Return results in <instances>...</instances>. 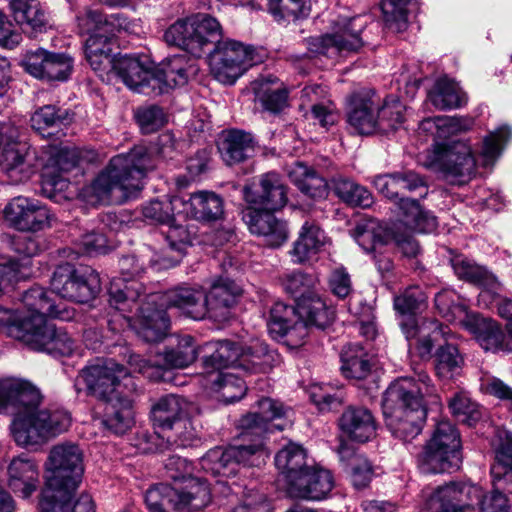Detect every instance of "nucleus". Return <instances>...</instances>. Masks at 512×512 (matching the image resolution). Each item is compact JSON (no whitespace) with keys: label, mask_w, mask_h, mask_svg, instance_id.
I'll list each match as a JSON object with an SVG mask.
<instances>
[{"label":"nucleus","mask_w":512,"mask_h":512,"mask_svg":"<svg viewBox=\"0 0 512 512\" xmlns=\"http://www.w3.org/2000/svg\"><path fill=\"white\" fill-rule=\"evenodd\" d=\"M41 401L40 391L29 381L15 377L0 379V413L8 408L13 410L11 431L21 447H38L65 432L71 424L67 411L39 409Z\"/></svg>","instance_id":"f257e3e1"},{"label":"nucleus","mask_w":512,"mask_h":512,"mask_svg":"<svg viewBox=\"0 0 512 512\" xmlns=\"http://www.w3.org/2000/svg\"><path fill=\"white\" fill-rule=\"evenodd\" d=\"M425 398H431V403H439L435 386L425 371L417 372L415 378H399L385 390L383 415L395 438L410 442L421 433L427 414Z\"/></svg>","instance_id":"f03ea898"},{"label":"nucleus","mask_w":512,"mask_h":512,"mask_svg":"<svg viewBox=\"0 0 512 512\" xmlns=\"http://www.w3.org/2000/svg\"><path fill=\"white\" fill-rule=\"evenodd\" d=\"M164 39L167 44L195 57L209 51V54H224L230 63L235 59L238 66H245V70L253 65V51L241 42L223 38L221 24L208 14L178 19L167 28Z\"/></svg>","instance_id":"7ed1b4c3"},{"label":"nucleus","mask_w":512,"mask_h":512,"mask_svg":"<svg viewBox=\"0 0 512 512\" xmlns=\"http://www.w3.org/2000/svg\"><path fill=\"white\" fill-rule=\"evenodd\" d=\"M205 303V291L200 285L179 286L163 294L151 295L139 308L138 336L148 343L159 342L170 325L164 308H175L194 320H201L207 316Z\"/></svg>","instance_id":"20e7f679"},{"label":"nucleus","mask_w":512,"mask_h":512,"mask_svg":"<svg viewBox=\"0 0 512 512\" xmlns=\"http://www.w3.org/2000/svg\"><path fill=\"white\" fill-rule=\"evenodd\" d=\"M155 160L144 146H135L127 154L114 156L91 184L100 202L121 203L143 188V179L155 168Z\"/></svg>","instance_id":"39448f33"},{"label":"nucleus","mask_w":512,"mask_h":512,"mask_svg":"<svg viewBox=\"0 0 512 512\" xmlns=\"http://www.w3.org/2000/svg\"><path fill=\"white\" fill-rule=\"evenodd\" d=\"M46 488L40 501L41 512H67L73 493L84 472L82 450L72 443H61L50 450L46 462Z\"/></svg>","instance_id":"423d86ee"},{"label":"nucleus","mask_w":512,"mask_h":512,"mask_svg":"<svg viewBox=\"0 0 512 512\" xmlns=\"http://www.w3.org/2000/svg\"><path fill=\"white\" fill-rule=\"evenodd\" d=\"M186 407V400L174 394L162 396L152 405L151 420L159 429L153 441L156 451L186 447L196 438Z\"/></svg>","instance_id":"0eeeda50"},{"label":"nucleus","mask_w":512,"mask_h":512,"mask_svg":"<svg viewBox=\"0 0 512 512\" xmlns=\"http://www.w3.org/2000/svg\"><path fill=\"white\" fill-rule=\"evenodd\" d=\"M210 500V489L201 479H190L184 485L160 483L144 494L149 512H193L205 507Z\"/></svg>","instance_id":"6e6552de"},{"label":"nucleus","mask_w":512,"mask_h":512,"mask_svg":"<svg viewBox=\"0 0 512 512\" xmlns=\"http://www.w3.org/2000/svg\"><path fill=\"white\" fill-rule=\"evenodd\" d=\"M460 450L458 430L449 421H440L418 456V466L426 474L455 471L462 462Z\"/></svg>","instance_id":"1a4fd4ad"},{"label":"nucleus","mask_w":512,"mask_h":512,"mask_svg":"<svg viewBox=\"0 0 512 512\" xmlns=\"http://www.w3.org/2000/svg\"><path fill=\"white\" fill-rule=\"evenodd\" d=\"M425 166L456 185L468 183L476 171L472 149L463 141L435 143L433 149L427 153Z\"/></svg>","instance_id":"9d476101"},{"label":"nucleus","mask_w":512,"mask_h":512,"mask_svg":"<svg viewBox=\"0 0 512 512\" xmlns=\"http://www.w3.org/2000/svg\"><path fill=\"white\" fill-rule=\"evenodd\" d=\"M366 21L361 16L339 17L333 21L332 32L307 39L313 53L349 56L358 53L366 44L361 36Z\"/></svg>","instance_id":"9b49d317"},{"label":"nucleus","mask_w":512,"mask_h":512,"mask_svg":"<svg viewBox=\"0 0 512 512\" xmlns=\"http://www.w3.org/2000/svg\"><path fill=\"white\" fill-rule=\"evenodd\" d=\"M123 380L126 381L124 387L128 392L135 390L126 367L114 359H97L79 372L75 386L83 383L89 395L103 401L122 392Z\"/></svg>","instance_id":"f8f14e48"},{"label":"nucleus","mask_w":512,"mask_h":512,"mask_svg":"<svg viewBox=\"0 0 512 512\" xmlns=\"http://www.w3.org/2000/svg\"><path fill=\"white\" fill-rule=\"evenodd\" d=\"M53 293L61 298L88 303L96 298L101 290L99 274L91 267H75L70 263L58 265L50 281Z\"/></svg>","instance_id":"ddd939ff"},{"label":"nucleus","mask_w":512,"mask_h":512,"mask_svg":"<svg viewBox=\"0 0 512 512\" xmlns=\"http://www.w3.org/2000/svg\"><path fill=\"white\" fill-rule=\"evenodd\" d=\"M267 457L262 438L251 445L230 446L228 448L215 447L210 449L201 459L203 470L214 476H230L236 473L239 464L247 466H260Z\"/></svg>","instance_id":"4468645a"},{"label":"nucleus","mask_w":512,"mask_h":512,"mask_svg":"<svg viewBox=\"0 0 512 512\" xmlns=\"http://www.w3.org/2000/svg\"><path fill=\"white\" fill-rule=\"evenodd\" d=\"M22 303L27 311L22 314V323L19 327L20 330L24 329L26 332L35 327L39 328L46 322L47 318L69 321L74 317L73 310L55 304L49 297L48 292L40 286H33L26 290L22 295ZM17 327L13 326L11 332L19 335V328Z\"/></svg>","instance_id":"2eb2a0df"},{"label":"nucleus","mask_w":512,"mask_h":512,"mask_svg":"<svg viewBox=\"0 0 512 512\" xmlns=\"http://www.w3.org/2000/svg\"><path fill=\"white\" fill-rule=\"evenodd\" d=\"M119 268L123 278L113 279L108 288L109 304L121 312L139 310L137 300L141 295L142 286L129 279L139 276L145 269V263L135 255H126L119 260Z\"/></svg>","instance_id":"dca6fc26"},{"label":"nucleus","mask_w":512,"mask_h":512,"mask_svg":"<svg viewBox=\"0 0 512 512\" xmlns=\"http://www.w3.org/2000/svg\"><path fill=\"white\" fill-rule=\"evenodd\" d=\"M480 486L470 482H451L439 486L428 498L433 512H474L482 499Z\"/></svg>","instance_id":"f3484780"},{"label":"nucleus","mask_w":512,"mask_h":512,"mask_svg":"<svg viewBox=\"0 0 512 512\" xmlns=\"http://www.w3.org/2000/svg\"><path fill=\"white\" fill-rule=\"evenodd\" d=\"M5 222L19 231H39L49 226L50 214L39 201L18 196L3 210Z\"/></svg>","instance_id":"a211bd4d"},{"label":"nucleus","mask_w":512,"mask_h":512,"mask_svg":"<svg viewBox=\"0 0 512 512\" xmlns=\"http://www.w3.org/2000/svg\"><path fill=\"white\" fill-rule=\"evenodd\" d=\"M114 73L131 90L150 94L156 91L154 63L146 55H123L116 58Z\"/></svg>","instance_id":"6ab92c4d"},{"label":"nucleus","mask_w":512,"mask_h":512,"mask_svg":"<svg viewBox=\"0 0 512 512\" xmlns=\"http://www.w3.org/2000/svg\"><path fill=\"white\" fill-rule=\"evenodd\" d=\"M378 103L371 90L353 92L347 100V122L360 135L378 133Z\"/></svg>","instance_id":"aec40b11"},{"label":"nucleus","mask_w":512,"mask_h":512,"mask_svg":"<svg viewBox=\"0 0 512 512\" xmlns=\"http://www.w3.org/2000/svg\"><path fill=\"white\" fill-rule=\"evenodd\" d=\"M245 200L263 210L277 211L287 203L286 187L275 172L260 176L258 182L244 187Z\"/></svg>","instance_id":"412c9836"},{"label":"nucleus","mask_w":512,"mask_h":512,"mask_svg":"<svg viewBox=\"0 0 512 512\" xmlns=\"http://www.w3.org/2000/svg\"><path fill=\"white\" fill-rule=\"evenodd\" d=\"M22 341L33 349L46 352L53 357L71 356L75 349V341L62 328H56L46 322L39 328L20 334Z\"/></svg>","instance_id":"4be33fe9"},{"label":"nucleus","mask_w":512,"mask_h":512,"mask_svg":"<svg viewBox=\"0 0 512 512\" xmlns=\"http://www.w3.org/2000/svg\"><path fill=\"white\" fill-rule=\"evenodd\" d=\"M242 292L241 286L234 280L224 276L218 277L212 282L208 292H205L206 317L216 321L227 320Z\"/></svg>","instance_id":"5701e85b"},{"label":"nucleus","mask_w":512,"mask_h":512,"mask_svg":"<svg viewBox=\"0 0 512 512\" xmlns=\"http://www.w3.org/2000/svg\"><path fill=\"white\" fill-rule=\"evenodd\" d=\"M333 487L332 472L319 465H311L287 488V493L292 498L318 501L325 499Z\"/></svg>","instance_id":"b1692460"},{"label":"nucleus","mask_w":512,"mask_h":512,"mask_svg":"<svg viewBox=\"0 0 512 512\" xmlns=\"http://www.w3.org/2000/svg\"><path fill=\"white\" fill-rule=\"evenodd\" d=\"M274 211L247 209L243 220L252 234L263 237L265 245L277 248L288 239V229L284 221L273 214Z\"/></svg>","instance_id":"393cba45"},{"label":"nucleus","mask_w":512,"mask_h":512,"mask_svg":"<svg viewBox=\"0 0 512 512\" xmlns=\"http://www.w3.org/2000/svg\"><path fill=\"white\" fill-rule=\"evenodd\" d=\"M35 153L22 142L0 148V167L17 184L30 178L35 172Z\"/></svg>","instance_id":"a878e982"},{"label":"nucleus","mask_w":512,"mask_h":512,"mask_svg":"<svg viewBox=\"0 0 512 512\" xmlns=\"http://www.w3.org/2000/svg\"><path fill=\"white\" fill-rule=\"evenodd\" d=\"M218 151L227 165H234L252 157L256 141L251 133L240 129L223 130L217 140Z\"/></svg>","instance_id":"bb28decb"},{"label":"nucleus","mask_w":512,"mask_h":512,"mask_svg":"<svg viewBox=\"0 0 512 512\" xmlns=\"http://www.w3.org/2000/svg\"><path fill=\"white\" fill-rule=\"evenodd\" d=\"M427 301L426 294L417 286L409 287L394 297L393 306L399 316V326L406 339L417 331V312Z\"/></svg>","instance_id":"cd10ccee"},{"label":"nucleus","mask_w":512,"mask_h":512,"mask_svg":"<svg viewBox=\"0 0 512 512\" xmlns=\"http://www.w3.org/2000/svg\"><path fill=\"white\" fill-rule=\"evenodd\" d=\"M255 411L248 413L240 420L244 429V435L257 434L272 431L273 428L281 429L279 425L271 424L273 420L282 418L286 411L282 403L268 397L257 401Z\"/></svg>","instance_id":"c85d7f7f"},{"label":"nucleus","mask_w":512,"mask_h":512,"mask_svg":"<svg viewBox=\"0 0 512 512\" xmlns=\"http://www.w3.org/2000/svg\"><path fill=\"white\" fill-rule=\"evenodd\" d=\"M339 428L351 440L364 443L376 434V422L370 410L349 406L339 418Z\"/></svg>","instance_id":"c756f323"},{"label":"nucleus","mask_w":512,"mask_h":512,"mask_svg":"<svg viewBox=\"0 0 512 512\" xmlns=\"http://www.w3.org/2000/svg\"><path fill=\"white\" fill-rule=\"evenodd\" d=\"M8 486L23 498L36 491L39 484L37 464L31 458L19 456L13 458L7 468Z\"/></svg>","instance_id":"7c9ffc66"},{"label":"nucleus","mask_w":512,"mask_h":512,"mask_svg":"<svg viewBox=\"0 0 512 512\" xmlns=\"http://www.w3.org/2000/svg\"><path fill=\"white\" fill-rule=\"evenodd\" d=\"M103 402L102 424L117 435L128 431L133 424L132 400L129 395L121 392Z\"/></svg>","instance_id":"2f4dec72"},{"label":"nucleus","mask_w":512,"mask_h":512,"mask_svg":"<svg viewBox=\"0 0 512 512\" xmlns=\"http://www.w3.org/2000/svg\"><path fill=\"white\" fill-rule=\"evenodd\" d=\"M279 355L260 339L241 346L239 368L251 373H268L277 364Z\"/></svg>","instance_id":"473e14b6"},{"label":"nucleus","mask_w":512,"mask_h":512,"mask_svg":"<svg viewBox=\"0 0 512 512\" xmlns=\"http://www.w3.org/2000/svg\"><path fill=\"white\" fill-rule=\"evenodd\" d=\"M275 465L284 478L286 489L311 466L306 450L296 443L286 445L276 454Z\"/></svg>","instance_id":"72a5a7b5"},{"label":"nucleus","mask_w":512,"mask_h":512,"mask_svg":"<svg viewBox=\"0 0 512 512\" xmlns=\"http://www.w3.org/2000/svg\"><path fill=\"white\" fill-rule=\"evenodd\" d=\"M86 58L102 80H110L116 58H113L110 39L105 35H91L85 44Z\"/></svg>","instance_id":"f704fd0d"},{"label":"nucleus","mask_w":512,"mask_h":512,"mask_svg":"<svg viewBox=\"0 0 512 512\" xmlns=\"http://www.w3.org/2000/svg\"><path fill=\"white\" fill-rule=\"evenodd\" d=\"M72 122V114L67 109L54 105H44L30 118L31 127L42 137H50L62 131Z\"/></svg>","instance_id":"c9c22d12"},{"label":"nucleus","mask_w":512,"mask_h":512,"mask_svg":"<svg viewBox=\"0 0 512 512\" xmlns=\"http://www.w3.org/2000/svg\"><path fill=\"white\" fill-rule=\"evenodd\" d=\"M155 94H162L168 89L183 86L188 81L186 61L184 56H173L168 58L160 68L154 67Z\"/></svg>","instance_id":"e433bc0d"},{"label":"nucleus","mask_w":512,"mask_h":512,"mask_svg":"<svg viewBox=\"0 0 512 512\" xmlns=\"http://www.w3.org/2000/svg\"><path fill=\"white\" fill-rule=\"evenodd\" d=\"M298 319H301L306 325L325 329L334 320L335 312L331 306L318 296L316 293L301 299L297 303Z\"/></svg>","instance_id":"4c0bfd02"},{"label":"nucleus","mask_w":512,"mask_h":512,"mask_svg":"<svg viewBox=\"0 0 512 512\" xmlns=\"http://www.w3.org/2000/svg\"><path fill=\"white\" fill-rule=\"evenodd\" d=\"M326 242L324 231L315 223L306 221L293 245V262L301 264L320 251Z\"/></svg>","instance_id":"58836bf2"},{"label":"nucleus","mask_w":512,"mask_h":512,"mask_svg":"<svg viewBox=\"0 0 512 512\" xmlns=\"http://www.w3.org/2000/svg\"><path fill=\"white\" fill-rule=\"evenodd\" d=\"M289 177L303 194L314 200L325 199L328 195L327 181L304 163L297 162Z\"/></svg>","instance_id":"ea45409f"},{"label":"nucleus","mask_w":512,"mask_h":512,"mask_svg":"<svg viewBox=\"0 0 512 512\" xmlns=\"http://www.w3.org/2000/svg\"><path fill=\"white\" fill-rule=\"evenodd\" d=\"M10 9L24 31L43 32L46 29L48 20L37 0H11Z\"/></svg>","instance_id":"a19ab883"},{"label":"nucleus","mask_w":512,"mask_h":512,"mask_svg":"<svg viewBox=\"0 0 512 512\" xmlns=\"http://www.w3.org/2000/svg\"><path fill=\"white\" fill-rule=\"evenodd\" d=\"M206 380L217 398L226 404L240 400L247 390L245 382L230 372H211Z\"/></svg>","instance_id":"79ce46f5"},{"label":"nucleus","mask_w":512,"mask_h":512,"mask_svg":"<svg viewBox=\"0 0 512 512\" xmlns=\"http://www.w3.org/2000/svg\"><path fill=\"white\" fill-rule=\"evenodd\" d=\"M190 213L199 221L212 222L222 218L224 201L215 192L199 191L189 198Z\"/></svg>","instance_id":"37998d69"},{"label":"nucleus","mask_w":512,"mask_h":512,"mask_svg":"<svg viewBox=\"0 0 512 512\" xmlns=\"http://www.w3.org/2000/svg\"><path fill=\"white\" fill-rule=\"evenodd\" d=\"M402 211V221L411 231L418 233H431L437 228V218L428 210L421 207L414 199H403L399 204Z\"/></svg>","instance_id":"c03bdc74"},{"label":"nucleus","mask_w":512,"mask_h":512,"mask_svg":"<svg viewBox=\"0 0 512 512\" xmlns=\"http://www.w3.org/2000/svg\"><path fill=\"white\" fill-rule=\"evenodd\" d=\"M241 346L230 340H220L213 344V351L203 359L207 376L211 372H223L228 367H239Z\"/></svg>","instance_id":"a18cd8bd"},{"label":"nucleus","mask_w":512,"mask_h":512,"mask_svg":"<svg viewBox=\"0 0 512 512\" xmlns=\"http://www.w3.org/2000/svg\"><path fill=\"white\" fill-rule=\"evenodd\" d=\"M474 125L469 117L437 116L421 122V128L433 134L435 140L445 141L453 135L466 132Z\"/></svg>","instance_id":"49530a36"},{"label":"nucleus","mask_w":512,"mask_h":512,"mask_svg":"<svg viewBox=\"0 0 512 512\" xmlns=\"http://www.w3.org/2000/svg\"><path fill=\"white\" fill-rule=\"evenodd\" d=\"M464 325L485 350L495 351L502 347L505 336L496 322L473 315L467 316Z\"/></svg>","instance_id":"de8ad7c7"},{"label":"nucleus","mask_w":512,"mask_h":512,"mask_svg":"<svg viewBox=\"0 0 512 512\" xmlns=\"http://www.w3.org/2000/svg\"><path fill=\"white\" fill-rule=\"evenodd\" d=\"M341 371L346 378L365 379L371 371L369 355L358 344H348L341 352Z\"/></svg>","instance_id":"09e8293b"},{"label":"nucleus","mask_w":512,"mask_h":512,"mask_svg":"<svg viewBox=\"0 0 512 512\" xmlns=\"http://www.w3.org/2000/svg\"><path fill=\"white\" fill-rule=\"evenodd\" d=\"M252 90L255 99L265 110L278 112L286 103L287 93L281 89L275 77L270 76L255 80L252 83Z\"/></svg>","instance_id":"8fccbe9b"},{"label":"nucleus","mask_w":512,"mask_h":512,"mask_svg":"<svg viewBox=\"0 0 512 512\" xmlns=\"http://www.w3.org/2000/svg\"><path fill=\"white\" fill-rule=\"evenodd\" d=\"M331 188L337 197L352 207L367 208L373 203V196L366 187L343 176L333 178Z\"/></svg>","instance_id":"3c124183"},{"label":"nucleus","mask_w":512,"mask_h":512,"mask_svg":"<svg viewBox=\"0 0 512 512\" xmlns=\"http://www.w3.org/2000/svg\"><path fill=\"white\" fill-rule=\"evenodd\" d=\"M429 99L439 110L459 108L466 102L465 95L458 85L446 77L436 81L433 90L429 93Z\"/></svg>","instance_id":"603ef678"},{"label":"nucleus","mask_w":512,"mask_h":512,"mask_svg":"<svg viewBox=\"0 0 512 512\" xmlns=\"http://www.w3.org/2000/svg\"><path fill=\"white\" fill-rule=\"evenodd\" d=\"M196 357V343L190 335L177 337L176 345L163 352V360L167 368H185L192 364Z\"/></svg>","instance_id":"864d4df0"},{"label":"nucleus","mask_w":512,"mask_h":512,"mask_svg":"<svg viewBox=\"0 0 512 512\" xmlns=\"http://www.w3.org/2000/svg\"><path fill=\"white\" fill-rule=\"evenodd\" d=\"M447 332L442 324L435 320H424L421 324H417V331L415 335L409 339L411 342L417 339L416 350L421 358H429L431 356L434 344L439 341L441 337H445Z\"/></svg>","instance_id":"5fc2aeb1"},{"label":"nucleus","mask_w":512,"mask_h":512,"mask_svg":"<svg viewBox=\"0 0 512 512\" xmlns=\"http://www.w3.org/2000/svg\"><path fill=\"white\" fill-rule=\"evenodd\" d=\"M464 358L453 344L441 345L436 352L435 371L441 379H452L460 375Z\"/></svg>","instance_id":"6e6d98bb"},{"label":"nucleus","mask_w":512,"mask_h":512,"mask_svg":"<svg viewBox=\"0 0 512 512\" xmlns=\"http://www.w3.org/2000/svg\"><path fill=\"white\" fill-rule=\"evenodd\" d=\"M267 7L273 18L281 23L307 17L311 5L310 0H268Z\"/></svg>","instance_id":"4d7b16f0"},{"label":"nucleus","mask_w":512,"mask_h":512,"mask_svg":"<svg viewBox=\"0 0 512 512\" xmlns=\"http://www.w3.org/2000/svg\"><path fill=\"white\" fill-rule=\"evenodd\" d=\"M497 464L492 468L493 477H499V486L512 493V435L507 434L496 449Z\"/></svg>","instance_id":"13d9d810"},{"label":"nucleus","mask_w":512,"mask_h":512,"mask_svg":"<svg viewBox=\"0 0 512 512\" xmlns=\"http://www.w3.org/2000/svg\"><path fill=\"white\" fill-rule=\"evenodd\" d=\"M338 454L342 460L350 459L352 483L357 489L365 488L372 479L371 463L363 455H356L347 444L341 443Z\"/></svg>","instance_id":"bf43d9fd"},{"label":"nucleus","mask_w":512,"mask_h":512,"mask_svg":"<svg viewBox=\"0 0 512 512\" xmlns=\"http://www.w3.org/2000/svg\"><path fill=\"white\" fill-rule=\"evenodd\" d=\"M511 135L512 133L508 126H501L484 138L480 150V157L484 166H490L495 163Z\"/></svg>","instance_id":"052dcab7"},{"label":"nucleus","mask_w":512,"mask_h":512,"mask_svg":"<svg viewBox=\"0 0 512 512\" xmlns=\"http://www.w3.org/2000/svg\"><path fill=\"white\" fill-rule=\"evenodd\" d=\"M451 266L459 279L477 285H485L490 282L492 276L482 266H479L462 255H456L451 259Z\"/></svg>","instance_id":"680f3d73"},{"label":"nucleus","mask_w":512,"mask_h":512,"mask_svg":"<svg viewBox=\"0 0 512 512\" xmlns=\"http://www.w3.org/2000/svg\"><path fill=\"white\" fill-rule=\"evenodd\" d=\"M316 284L317 279L313 275L301 271L288 273L282 279L284 290L295 298L296 304L301 299L314 295Z\"/></svg>","instance_id":"e2e57ef3"},{"label":"nucleus","mask_w":512,"mask_h":512,"mask_svg":"<svg viewBox=\"0 0 512 512\" xmlns=\"http://www.w3.org/2000/svg\"><path fill=\"white\" fill-rule=\"evenodd\" d=\"M224 54H209V67L213 77L223 84H234L245 73V66H238L236 60L231 63Z\"/></svg>","instance_id":"0e129e2a"},{"label":"nucleus","mask_w":512,"mask_h":512,"mask_svg":"<svg viewBox=\"0 0 512 512\" xmlns=\"http://www.w3.org/2000/svg\"><path fill=\"white\" fill-rule=\"evenodd\" d=\"M449 408L459 422L468 426H473L481 418L478 404L472 401L465 392L456 393L449 400Z\"/></svg>","instance_id":"69168bd1"},{"label":"nucleus","mask_w":512,"mask_h":512,"mask_svg":"<svg viewBox=\"0 0 512 512\" xmlns=\"http://www.w3.org/2000/svg\"><path fill=\"white\" fill-rule=\"evenodd\" d=\"M412 0H382L381 10L384 20L389 28L397 32L403 31L407 26V5Z\"/></svg>","instance_id":"338daca9"},{"label":"nucleus","mask_w":512,"mask_h":512,"mask_svg":"<svg viewBox=\"0 0 512 512\" xmlns=\"http://www.w3.org/2000/svg\"><path fill=\"white\" fill-rule=\"evenodd\" d=\"M404 106L399 101L378 105V133L386 134L396 130L404 121Z\"/></svg>","instance_id":"774afa93"}]
</instances>
